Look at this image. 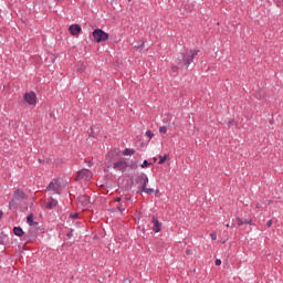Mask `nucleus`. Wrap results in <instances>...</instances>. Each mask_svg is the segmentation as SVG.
<instances>
[{
  "label": "nucleus",
  "instance_id": "f257e3e1",
  "mask_svg": "<svg viewBox=\"0 0 283 283\" xmlns=\"http://www.w3.org/2000/svg\"><path fill=\"white\" fill-rule=\"evenodd\" d=\"M200 53V50H185L184 52L178 53L177 55V65H184L185 67H189L191 63H193V60L198 54Z\"/></svg>",
  "mask_w": 283,
  "mask_h": 283
},
{
  "label": "nucleus",
  "instance_id": "f03ea898",
  "mask_svg": "<svg viewBox=\"0 0 283 283\" xmlns=\"http://www.w3.org/2000/svg\"><path fill=\"white\" fill-rule=\"evenodd\" d=\"M135 182L138 187L137 195H140L143 193V189L149 185V177H147V174L142 172L136 177Z\"/></svg>",
  "mask_w": 283,
  "mask_h": 283
},
{
  "label": "nucleus",
  "instance_id": "7ed1b4c3",
  "mask_svg": "<svg viewBox=\"0 0 283 283\" xmlns=\"http://www.w3.org/2000/svg\"><path fill=\"white\" fill-rule=\"evenodd\" d=\"M93 38L96 41V43H105L109 39V34L103 29H95L93 31Z\"/></svg>",
  "mask_w": 283,
  "mask_h": 283
},
{
  "label": "nucleus",
  "instance_id": "20e7f679",
  "mask_svg": "<svg viewBox=\"0 0 283 283\" xmlns=\"http://www.w3.org/2000/svg\"><path fill=\"white\" fill-rule=\"evenodd\" d=\"M45 191H50V193H61V184L59 179H53L46 187Z\"/></svg>",
  "mask_w": 283,
  "mask_h": 283
},
{
  "label": "nucleus",
  "instance_id": "39448f33",
  "mask_svg": "<svg viewBox=\"0 0 283 283\" xmlns=\"http://www.w3.org/2000/svg\"><path fill=\"white\" fill-rule=\"evenodd\" d=\"M92 176L93 174L91 172L90 169H82L77 172V176L75 177V180L78 181V180H86V181H90L92 180Z\"/></svg>",
  "mask_w": 283,
  "mask_h": 283
},
{
  "label": "nucleus",
  "instance_id": "423d86ee",
  "mask_svg": "<svg viewBox=\"0 0 283 283\" xmlns=\"http://www.w3.org/2000/svg\"><path fill=\"white\" fill-rule=\"evenodd\" d=\"M127 167H129V165L125 160H119L113 164V169L122 171V174H125V171H127Z\"/></svg>",
  "mask_w": 283,
  "mask_h": 283
},
{
  "label": "nucleus",
  "instance_id": "0eeeda50",
  "mask_svg": "<svg viewBox=\"0 0 283 283\" xmlns=\"http://www.w3.org/2000/svg\"><path fill=\"white\" fill-rule=\"evenodd\" d=\"M24 101H25L29 105H36V94H35L34 92L25 93V94H24Z\"/></svg>",
  "mask_w": 283,
  "mask_h": 283
},
{
  "label": "nucleus",
  "instance_id": "6e6552de",
  "mask_svg": "<svg viewBox=\"0 0 283 283\" xmlns=\"http://www.w3.org/2000/svg\"><path fill=\"white\" fill-rule=\"evenodd\" d=\"M70 34H72V36H78V34H81L82 29L80 24H72L69 28Z\"/></svg>",
  "mask_w": 283,
  "mask_h": 283
},
{
  "label": "nucleus",
  "instance_id": "1a4fd4ad",
  "mask_svg": "<svg viewBox=\"0 0 283 283\" xmlns=\"http://www.w3.org/2000/svg\"><path fill=\"white\" fill-rule=\"evenodd\" d=\"M153 231L155 233H160V231L163 230V223H160V221H158L156 217H153Z\"/></svg>",
  "mask_w": 283,
  "mask_h": 283
},
{
  "label": "nucleus",
  "instance_id": "9d476101",
  "mask_svg": "<svg viewBox=\"0 0 283 283\" xmlns=\"http://www.w3.org/2000/svg\"><path fill=\"white\" fill-rule=\"evenodd\" d=\"M13 199L18 200V202L20 200H25V192H23L21 189H17L13 193Z\"/></svg>",
  "mask_w": 283,
  "mask_h": 283
},
{
  "label": "nucleus",
  "instance_id": "9b49d317",
  "mask_svg": "<svg viewBox=\"0 0 283 283\" xmlns=\"http://www.w3.org/2000/svg\"><path fill=\"white\" fill-rule=\"evenodd\" d=\"M36 238V233L32 229L29 230V232L24 235L23 240L24 242H32Z\"/></svg>",
  "mask_w": 283,
  "mask_h": 283
},
{
  "label": "nucleus",
  "instance_id": "f8f14e48",
  "mask_svg": "<svg viewBox=\"0 0 283 283\" xmlns=\"http://www.w3.org/2000/svg\"><path fill=\"white\" fill-rule=\"evenodd\" d=\"M27 222L30 227H36L39 222L34 221V214L30 213L27 217Z\"/></svg>",
  "mask_w": 283,
  "mask_h": 283
},
{
  "label": "nucleus",
  "instance_id": "ddd939ff",
  "mask_svg": "<svg viewBox=\"0 0 283 283\" xmlns=\"http://www.w3.org/2000/svg\"><path fill=\"white\" fill-rule=\"evenodd\" d=\"M56 205H59V201L54 198H51L49 202H46L45 208L46 209H54L56 208Z\"/></svg>",
  "mask_w": 283,
  "mask_h": 283
},
{
  "label": "nucleus",
  "instance_id": "4468645a",
  "mask_svg": "<svg viewBox=\"0 0 283 283\" xmlns=\"http://www.w3.org/2000/svg\"><path fill=\"white\" fill-rule=\"evenodd\" d=\"M13 233H14V235H18V238H23V235H25V232L23 231V228H21V227H14Z\"/></svg>",
  "mask_w": 283,
  "mask_h": 283
},
{
  "label": "nucleus",
  "instance_id": "2eb2a0df",
  "mask_svg": "<svg viewBox=\"0 0 283 283\" xmlns=\"http://www.w3.org/2000/svg\"><path fill=\"white\" fill-rule=\"evenodd\" d=\"M19 207V200L12 198V200L9 202V209L14 210Z\"/></svg>",
  "mask_w": 283,
  "mask_h": 283
},
{
  "label": "nucleus",
  "instance_id": "dca6fc26",
  "mask_svg": "<svg viewBox=\"0 0 283 283\" xmlns=\"http://www.w3.org/2000/svg\"><path fill=\"white\" fill-rule=\"evenodd\" d=\"M136 154V150L134 148H126L123 151V156H134Z\"/></svg>",
  "mask_w": 283,
  "mask_h": 283
},
{
  "label": "nucleus",
  "instance_id": "f3484780",
  "mask_svg": "<svg viewBox=\"0 0 283 283\" xmlns=\"http://www.w3.org/2000/svg\"><path fill=\"white\" fill-rule=\"evenodd\" d=\"M143 192L147 193V196H151V193H154V189L145 187V189H142V193Z\"/></svg>",
  "mask_w": 283,
  "mask_h": 283
},
{
  "label": "nucleus",
  "instance_id": "a211bd4d",
  "mask_svg": "<svg viewBox=\"0 0 283 283\" xmlns=\"http://www.w3.org/2000/svg\"><path fill=\"white\" fill-rule=\"evenodd\" d=\"M167 160V155L163 156L160 155L159 156V161H158V165H165V161Z\"/></svg>",
  "mask_w": 283,
  "mask_h": 283
},
{
  "label": "nucleus",
  "instance_id": "6ab92c4d",
  "mask_svg": "<svg viewBox=\"0 0 283 283\" xmlns=\"http://www.w3.org/2000/svg\"><path fill=\"white\" fill-rule=\"evenodd\" d=\"M8 240V237L3 233L0 234V244H6V241Z\"/></svg>",
  "mask_w": 283,
  "mask_h": 283
},
{
  "label": "nucleus",
  "instance_id": "aec40b11",
  "mask_svg": "<svg viewBox=\"0 0 283 283\" xmlns=\"http://www.w3.org/2000/svg\"><path fill=\"white\" fill-rule=\"evenodd\" d=\"M88 136L91 138H96V133H94V127H91L90 130H88Z\"/></svg>",
  "mask_w": 283,
  "mask_h": 283
},
{
  "label": "nucleus",
  "instance_id": "412c9836",
  "mask_svg": "<svg viewBox=\"0 0 283 283\" xmlns=\"http://www.w3.org/2000/svg\"><path fill=\"white\" fill-rule=\"evenodd\" d=\"M243 224H250V227H253V220L245 219V220H243Z\"/></svg>",
  "mask_w": 283,
  "mask_h": 283
},
{
  "label": "nucleus",
  "instance_id": "4be33fe9",
  "mask_svg": "<svg viewBox=\"0 0 283 283\" xmlns=\"http://www.w3.org/2000/svg\"><path fill=\"white\" fill-rule=\"evenodd\" d=\"M167 133V126L159 127V134H166Z\"/></svg>",
  "mask_w": 283,
  "mask_h": 283
},
{
  "label": "nucleus",
  "instance_id": "5701e85b",
  "mask_svg": "<svg viewBox=\"0 0 283 283\" xmlns=\"http://www.w3.org/2000/svg\"><path fill=\"white\" fill-rule=\"evenodd\" d=\"M149 165H151V164H149V161H147V159H145L142 164V169H145V167H149Z\"/></svg>",
  "mask_w": 283,
  "mask_h": 283
},
{
  "label": "nucleus",
  "instance_id": "b1692460",
  "mask_svg": "<svg viewBox=\"0 0 283 283\" xmlns=\"http://www.w3.org/2000/svg\"><path fill=\"white\" fill-rule=\"evenodd\" d=\"M117 209L120 213H123L125 211V206H123L122 203L119 206H117Z\"/></svg>",
  "mask_w": 283,
  "mask_h": 283
},
{
  "label": "nucleus",
  "instance_id": "393cba45",
  "mask_svg": "<svg viewBox=\"0 0 283 283\" xmlns=\"http://www.w3.org/2000/svg\"><path fill=\"white\" fill-rule=\"evenodd\" d=\"M238 221V227H242V224H244V220H242L241 218H237Z\"/></svg>",
  "mask_w": 283,
  "mask_h": 283
},
{
  "label": "nucleus",
  "instance_id": "a878e982",
  "mask_svg": "<svg viewBox=\"0 0 283 283\" xmlns=\"http://www.w3.org/2000/svg\"><path fill=\"white\" fill-rule=\"evenodd\" d=\"M146 136H147L149 139H151L153 136H154V134H153L151 130H147V132H146Z\"/></svg>",
  "mask_w": 283,
  "mask_h": 283
},
{
  "label": "nucleus",
  "instance_id": "bb28decb",
  "mask_svg": "<svg viewBox=\"0 0 283 283\" xmlns=\"http://www.w3.org/2000/svg\"><path fill=\"white\" fill-rule=\"evenodd\" d=\"M271 227H273V220H269V221L266 222V228H268V229H271Z\"/></svg>",
  "mask_w": 283,
  "mask_h": 283
},
{
  "label": "nucleus",
  "instance_id": "cd10ccee",
  "mask_svg": "<svg viewBox=\"0 0 283 283\" xmlns=\"http://www.w3.org/2000/svg\"><path fill=\"white\" fill-rule=\"evenodd\" d=\"M73 233H74V230H71L70 232L66 233V238L69 239L72 238L74 235Z\"/></svg>",
  "mask_w": 283,
  "mask_h": 283
},
{
  "label": "nucleus",
  "instance_id": "c85d7f7f",
  "mask_svg": "<svg viewBox=\"0 0 283 283\" xmlns=\"http://www.w3.org/2000/svg\"><path fill=\"white\" fill-rule=\"evenodd\" d=\"M210 238H211V240H218V234H216V233H210Z\"/></svg>",
  "mask_w": 283,
  "mask_h": 283
},
{
  "label": "nucleus",
  "instance_id": "c756f323",
  "mask_svg": "<svg viewBox=\"0 0 283 283\" xmlns=\"http://www.w3.org/2000/svg\"><path fill=\"white\" fill-rule=\"evenodd\" d=\"M214 264H216V266H220V264H222V260L217 259V260L214 261Z\"/></svg>",
  "mask_w": 283,
  "mask_h": 283
},
{
  "label": "nucleus",
  "instance_id": "7c9ffc66",
  "mask_svg": "<svg viewBox=\"0 0 283 283\" xmlns=\"http://www.w3.org/2000/svg\"><path fill=\"white\" fill-rule=\"evenodd\" d=\"M232 125H235V120H233V119L228 123L229 127H231Z\"/></svg>",
  "mask_w": 283,
  "mask_h": 283
},
{
  "label": "nucleus",
  "instance_id": "2f4dec72",
  "mask_svg": "<svg viewBox=\"0 0 283 283\" xmlns=\"http://www.w3.org/2000/svg\"><path fill=\"white\" fill-rule=\"evenodd\" d=\"M71 218H72L73 220H76V218H78V213L71 214Z\"/></svg>",
  "mask_w": 283,
  "mask_h": 283
},
{
  "label": "nucleus",
  "instance_id": "473e14b6",
  "mask_svg": "<svg viewBox=\"0 0 283 283\" xmlns=\"http://www.w3.org/2000/svg\"><path fill=\"white\" fill-rule=\"evenodd\" d=\"M171 70H172V72H178L179 69H178L177 65H175V66L171 67Z\"/></svg>",
  "mask_w": 283,
  "mask_h": 283
},
{
  "label": "nucleus",
  "instance_id": "72a5a7b5",
  "mask_svg": "<svg viewBox=\"0 0 283 283\" xmlns=\"http://www.w3.org/2000/svg\"><path fill=\"white\" fill-rule=\"evenodd\" d=\"M276 2V6L280 7L281 3H283V0H274Z\"/></svg>",
  "mask_w": 283,
  "mask_h": 283
},
{
  "label": "nucleus",
  "instance_id": "f704fd0d",
  "mask_svg": "<svg viewBox=\"0 0 283 283\" xmlns=\"http://www.w3.org/2000/svg\"><path fill=\"white\" fill-rule=\"evenodd\" d=\"M256 209H262V205L261 203H256Z\"/></svg>",
  "mask_w": 283,
  "mask_h": 283
},
{
  "label": "nucleus",
  "instance_id": "c9c22d12",
  "mask_svg": "<svg viewBox=\"0 0 283 283\" xmlns=\"http://www.w3.org/2000/svg\"><path fill=\"white\" fill-rule=\"evenodd\" d=\"M186 255H191V250H186Z\"/></svg>",
  "mask_w": 283,
  "mask_h": 283
},
{
  "label": "nucleus",
  "instance_id": "e433bc0d",
  "mask_svg": "<svg viewBox=\"0 0 283 283\" xmlns=\"http://www.w3.org/2000/svg\"><path fill=\"white\" fill-rule=\"evenodd\" d=\"M3 218V211L0 210V220Z\"/></svg>",
  "mask_w": 283,
  "mask_h": 283
},
{
  "label": "nucleus",
  "instance_id": "4c0bfd02",
  "mask_svg": "<svg viewBox=\"0 0 283 283\" xmlns=\"http://www.w3.org/2000/svg\"><path fill=\"white\" fill-rule=\"evenodd\" d=\"M116 202H120V198H116Z\"/></svg>",
  "mask_w": 283,
  "mask_h": 283
},
{
  "label": "nucleus",
  "instance_id": "58836bf2",
  "mask_svg": "<svg viewBox=\"0 0 283 283\" xmlns=\"http://www.w3.org/2000/svg\"><path fill=\"white\" fill-rule=\"evenodd\" d=\"M140 48H142V49L145 48V43H142Z\"/></svg>",
  "mask_w": 283,
  "mask_h": 283
},
{
  "label": "nucleus",
  "instance_id": "ea45409f",
  "mask_svg": "<svg viewBox=\"0 0 283 283\" xmlns=\"http://www.w3.org/2000/svg\"><path fill=\"white\" fill-rule=\"evenodd\" d=\"M156 160H158V158L154 157V163H156Z\"/></svg>",
  "mask_w": 283,
  "mask_h": 283
},
{
  "label": "nucleus",
  "instance_id": "a19ab883",
  "mask_svg": "<svg viewBox=\"0 0 283 283\" xmlns=\"http://www.w3.org/2000/svg\"><path fill=\"white\" fill-rule=\"evenodd\" d=\"M88 167H92V161L88 163Z\"/></svg>",
  "mask_w": 283,
  "mask_h": 283
},
{
  "label": "nucleus",
  "instance_id": "79ce46f5",
  "mask_svg": "<svg viewBox=\"0 0 283 283\" xmlns=\"http://www.w3.org/2000/svg\"><path fill=\"white\" fill-rule=\"evenodd\" d=\"M84 201L87 202V197H84Z\"/></svg>",
  "mask_w": 283,
  "mask_h": 283
},
{
  "label": "nucleus",
  "instance_id": "37998d69",
  "mask_svg": "<svg viewBox=\"0 0 283 283\" xmlns=\"http://www.w3.org/2000/svg\"><path fill=\"white\" fill-rule=\"evenodd\" d=\"M132 169H136V166L133 165V166H132Z\"/></svg>",
  "mask_w": 283,
  "mask_h": 283
},
{
  "label": "nucleus",
  "instance_id": "c03bdc74",
  "mask_svg": "<svg viewBox=\"0 0 283 283\" xmlns=\"http://www.w3.org/2000/svg\"><path fill=\"white\" fill-rule=\"evenodd\" d=\"M125 200H132V198H125Z\"/></svg>",
  "mask_w": 283,
  "mask_h": 283
},
{
  "label": "nucleus",
  "instance_id": "a18cd8bd",
  "mask_svg": "<svg viewBox=\"0 0 283 283\" xmlns=\"http://www.w3.org/2000/svg\"><path fill=\"white\" fill-rule=\"evenodd\" d=\"M271 125H273V120H270Z\"/></svg>",
  "mask_w": 283,
  "mask_h": 283
},
{
  "label": "nucleus",
  "instance_id": "49530a36",
  "mask_svg": "<svg viewBox=\"0 0 283 283\" xmlns=\"http://www.w3.org/2000/svg\"><path fill=\"white\" fill-rule=\"evenodd\" d=\"M226 227L229 228V224H227Z\"/></svg>",
  "mask_w": 283,
  "mask_h": 283
},
{
  "label": "nucleus",
  "instance_id": "de8ad7c7",
  "mask_svg": "<svg viewBox=\"0 0 283 283\" xmlns=\"http://www.w3.org/2000/svg\"><path fill=\"white\" fill-rule=\"evenodd\" d=\"M39 163H41V159H39Z\"/></svg>",
  "mask_w": 283,
  "mask_h": 283
},
{
  "label": "nucleus",
  "instance_id": "09e8293b",
  "mask_svg": "<svg viewBox=\"0 0 283 283\" xmlns=\"http://www.w3.org/2000/svg\"><path fill=\"white\" fill-rule=\"evenodd\" d=\"M132 0H128V2H130Z\"/></svg>",
  "mask_w": 283,
  "mask_h": 283
}]
</instances>
